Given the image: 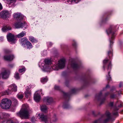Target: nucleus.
<instances>
[{"instance_id": "46", "label": "nucleus", "mask_w": 123, "mask_h": 123, "mask_svg": "<svg viewBox=\"0 0 123 123\" xmlns=\"http://www.w3.org/2000/svg\"><path fill=\"white\" fill-rule=\"evenodd\" d=\"M64 95H67V94L66 93H64Z\"/></svg>"}, {"instance_id": "42", "label": "nucleus", "mask_w": 123, "mask_h": 123, "mask_svg": "<svg viewBox=\"0 0 123 123\" xmlns=\"http://www.w3.org/2000/svg\"><path fill=\"white\" fill-rule=\"evenodd\" d=\"M100 123V122L99 120H96L94 122V123Z\"/></svg>"}, {"instance_id": "5", "label": "nucleus", "mask_w": 123, "mask_h": 123, "mask_svg": "<svg viewBox=\"0 0 123 123\" xmlns=\"http://www.w3.org/2000/svg\"><path fill=\"white\" fill-rule=\"evenodd\" d=\"M17 90V87L14 84H12L9 86L8 88V91L5 92L3 95H8L11 93L12 91L16 92Z\"/></svg>"}, {"instance_id": "27", "label": "nucleus", "mask_w": 123, "mask_h": 123, "mask_svg": "<svg viewBox=\"0 0 123 123\" xmlns=\"http://www.w3.org/2000/svg\"><path fill=\"white\" fill-rule=\"evenodd\" d=\"M45 63V64L49 65L51 63V61L49 60L46 59L44 61Z\"/></svg>"}, {"instance_id": "11", "label": "nucleus", "mask_w": 123, "mask_h": 123, "mask_svg": "<svg viewBox=\"0 0 123 123\" xmlns=\"http://www.w3.org/2000/svg\"><path fill=\"white\" fill-rule=\"evenodd\" d=\"M14 58L13 55L12 54H10L9 55H5L4 56V59L6 61H11Z\"/></svg>"}, {"instance_id": "22", "label": "nucleus", "mask_w": 123, "mask_h": 123, "mask_svg": "<svg viewBox=\"0 0 123 123\" xmlns=\"http://www.w3.org/2000/svg\"><path fill=\"white\" fill-rule=\"evenodd\" d=\"M11 29V27L8 26H6L2 28V30L3 31H7Z\"/></svg>"}, {"instance_id": "32", "label": "nucleus", "mask_w": 123, "mask_h": 123, "mask_svg": "<svg viewBox=\"0 0 123 123\" xmlns=\"http://www.w3.org/2000/svg\"><path fill=\"white\" fill-rule=\"evenodd\" d=\"M14 76L15 78L17 79H18L19 78V74L18 73H15L14 75Z\"/></svg>"}, {"instance_id": "28", "label": "nucleus", "mask_w": 123, "mask_h": 123, "mask_svg": "<svg viewBox=\"0 0 123 123\" xmlns=\"http://www.w3.org/2000/svg\"><path fill=\"white\" fill-rule=\"evenodd\" d=\"M18 98L20 99H21L23 98L24 96L22 94L19 93L17 95Z\"/></svg>"}, {"instance_id": "41", "label": "nucleus", "mask_w": 123, "mask_h": 123, "mask_svg": "<svg viewBox=\"0 0 123 123\" xmlns=\"http://www.w3.org/2000/svg\"><path fill=\"white\" fill-rule=\"evenodd\" d=\"M113 104V102H111L109 104V105L111 106H112Z\"/></svg>"}, {"instance_id": "39", "label": "nucleus", "mask_w": 123, "mask_h": 123, "mask_svg": "<svg viewBox=\"0 0 123 123\" xmlns=\"http://www.w3.org/2000/svg\"><path fill=\"white\" fill-rule=\"evenodd\" d=\"M72 45L73 46L75 47L76 46V43L74 41L72 43Z\"/></svg>"}, {"instance_id": "19", "label": "nucleus", "mask_w": 123, "mask_h": 123, "mask_svg": "<svg viewBox=\"0 0 123 123\" xmlns=\"http://www.w3.org/2000/svg\"><path fill=\"white\" fill-rule=\"evenodd\" d=\"M26 35V32L25 31H22L18 35H16V37L18 38H20L24 37Z\"/></svg>"}, {"instance_id": "4", "label": "nucleus", "mask_w": 123, "mask_h": 123, "mask_svg": "<svg viewBox=\"0 0 123 123\" xmlns=\"http://www.w3.org/2000/svg\"><path fill=\"white\" fill-rule=\"evenodd\" d=\"M65 60L64 59H62L59 61L58 67L54 65L52 67V68L54 70H57L59 68L62 69L65 66Z\"/></svg>"}, {"instance_id": "15", "label": "nucleus", "mask_w": 123, "mask_h": 123, "mask_svg": "<svg viewBox=\"0 0 123 123\" xmlns=\"http://www.w3.org/2000/svg\"><path fill=\"white\" fill-rule=\"evenodd\" d=\"M19 41L20 43L23 45L25 43H26V42L28 41V40L26 37H24L20 39Z\"/></svg>"}, {"instance_id": "7", "label": "nucleus", "mask_w": 123, "mask_h": 123, "mask_svg": "<svg viewBox=\"0 0 123 123\" xmlns=\"http://www.w3.org/2000/svg\"><path fill=\"white\" fill-rule=\"evenodd\" d=\"M9 15V12L8 11H3L0 13V18H6L8 17Z\"/></svg>"}, {"instance_id": "48", "label": "nucleus", "mask_w": 123, "mask_h": 123, "mask_svg": "<svg viewBox=\"0 0 123 123\" xmlns=\"http://www.w3.org/2000/svg\"><path fill=\"white\" fill-rule=\"evenodd\" d=\"M105 101V99H104V100H103V101Z\"/></svg>"}, {"instance_id": "13", "label": "nucleus", "mask_w": 123, "mask_h": 123, "mask_svg": "<svg viewBox=\"0 0 123 123\" xmlns=\"http://www.w3.org/2000/svg\"><path fill=\"white\" fill-rule=\"evenodd\" d=\"M43 99L44 101L46 102L48 104L51 103L53 101L52 98L51 97H46L44 98Z\"/></svg>"}, {"instance_id": "45", "label": "nucleus", "mask_w": 123, "mask_h": 123, "mask_svg": "<svg viewBox=\"0 0 123 123\" xmlns=\"http://www.w3.org/2000/svg\"><path fill=\"white\" fill-rule=\"evenodd\" d=\"M101 94H100L98 95H97L96 96V98H100V96L101 95Z\"/></svg>"}, {"instance_id": "35", "label": "nucleus", "mask_w": 123, "mask_h": 123, "mask_svg": "<svg viewBox=\"0 0 123 123\" xmlns=\"http://www.w3.org/2000/svg\"><path fill=\"white\" fill-rule=\"evenodd\" d=\"M52 120L54 122H55L57 120V119L56 118L55 115L53 117Z\"/></svg>"}, {"instance_id": "12", "label": "nucleus", "mask_w": 123, "mask_h": 123, "mask_svg": "<svg viewBox=\"0 0 123 123\" xmlns=\"http://www.w3.org/2000/svg\"><path fill=\"white\" fill-rule=\"evenodd\" d=\"M25 23H21L20 22H16L14 26L16 28H22L25 25Z\"/></svg>"}, {"instance_id": "17", "label": "nucleus", "mask_w": 123, "mask_h": 123, "mask_svg": "<svg viewBox=\"0 0 123 123\" xmlns=\"http://www.w3.org/2000/svg\"><path fill=\"white\" fill-rule=\"evenodd\" d=\"M110 33H111L112 35V36L111 38V39L110 40V48H111V46L112 45L113 43V40L114 39L115 36V33L114 32H112L111 31L110 32Z\"/></svg>"}, {"instance_id": "36", "label": "nucleus", "mask_w": 123, "mask_h": 123, "mask_svg": "<svg viewBox=\"0 0 123 123\" xmlns=\"http://www.w3.org/2000/svg\"><path fill=\"white\" fill-rule=\"evenodd\" d=\"M55 89L56 90H59L60 89V88L58 86H55Z\"/></svg>"}, {"instance_id": "23", "label": "nucleus", "mask_w": 123, "mask_h": 123, "mask_svg": "<svg viewBox=\"0 0 123 123\" xmlns=\"http://www.w3.org/2000/svg\"><path fill=\"white\" fill-rule=\"evenodd\" d=\"M27 46V48L29 49L31 48H32V45L31 43L29 41H28L26 42V44Z\"/></svg>"}, {"instance_id": "34", "label": "nucleus", "mask_w": 123, "mask_h": 123, "mask_svg": "<svg viewBox=\"0 0 123 123\" xmlns=\"http://www.w3.org/2000/svg\"><path fill=\"white\" fill-rule=\"evenodd\" d=\"M71 66L74 68H77L78 66V65L77 64L74 63L72 64Z\"/></svg>"}, {"instance_id": "29", "label": "nucleus", "mask_w": 123, "mask_h": 123, "mask_svg": "<svg viewBox=\"0 0 123 123\" xmlns=\"http://www.w3.org/2000/svg\"><path fill=\"white\" fill-rule=\"evenodd\" d=\"M47 77L43 78L41 79V81L42 82H46L47 81Z\"/></svg>"}, {"instance_id": "21", "label": "nucleus", "mask_w": 123, "mask_h": 123, "mask_svg": "<svg viewBox=\"0 0 123 123\" xmlns=\"http://www.w3.org/2000/svg\"><path fill=\"white\" fill-rule=\"evenodd\" d=\"M25 97L27 98H30L31 95V93L30 91H26L25 92Z\"/></svg>"}, {"instance_id": "1", "label": "nucleus", "mask_w": 123, "mask_h": 123, "mask_svg": "<svg viewBox=\"0 0 123 123\" xmlns=\"http://www.w3.org/2000/svg\"><path fill=\"white\" fill-rule=\"evenodd\" d=\"M25 105H23V107L20 111L16 113L17 116L22 118H28L29 116V113L28 109L24 107Z\"/></svg>"}, {"instance_id": "14", "label": "nucleus", "mask_w": 123, "mask_h": 123, "mask_svg": "<svg viewBox=\"0 0 123 123\" xmlns=\"http://www.w3.org/2000/svg\"><path fill=\"white\" fill-rule=\"evenodd\" d=\"M39 115L41 120L42 121H44L45 122L48 119H47V116H44L43 114H40Z\"/></svg>"}, {"instance_id": "47", "label": "nucleus", "mask_w": 123, "mask_h": 123, "mask_svg": "<svg viewBox=\"0 0 123 123\" xmlns=\"http://www.w3.org/2000/svg\"><path fill=\"white\" fill-rule=\"evenodd\" d=\"M106 87H108V86H106Z\"/></svg>"}, {"instance_id": "30", "label": "nucleus", "mask_w": 123, "mask_h": 123, "mask_svg": "<svg viewBox=\"0 0 123 123\" xmlns=\"http://www.w3.org/2000/svg\"><path fill=\"white\" fill-rule=\"evenodd\" d=\"M12 101L15 106H16L18 104V101L16 99L13 98Z\"/></svg>"}, {"instance_id": "2", "label": "nucleus", "mask_w": 123, "mask_h": 123, "mask_svg": "<svg viewBox=\"0 0 123 123\" xmlns=\"http://www.w3.org/2000/svg\"><path fill=\"white\" fill-rule=\"evenodd\" d=\"M103 68L104 70L105 67H107V70L108 71V77H107V79L108 80L110 81L111 79V78L110 75V71L111 69V61L108 59H105L103 60Z\"/></svg>"}, {"instance_id": "8", "label": "nucleus", "mask_w": 123, "mask_h": 123, "mask_svg": "<svg viewBox=\"0 0 123 123\" xmlns=\"http://www.w3.org/2000/svg\"><path fill=\"white\" fill-rule=\"evenodd\" d=\"M122 106L123 104L120 101H118L114 106V111L118 110Z\"/></svg>"}, {"instance_id": "26", "label": "nucleus", "mask_w": 123, "mask_h": 123, "mask_svg": "<svg viewBox=\"0 0 123 123\" xmlns=\"http://www.w3.org/2000/svg\"><path fill=\"white\" fill-rule=\"evenodd\" d=\"M4 51L5 53L6 54H10L12 52L11 50L8 49H5Z\"/></svg>"}, {"instance_id": "33", "label": "nucleus", "mask_w": 123, "mask_h": 123, "mask_svg": "<svg viewBox=\"0 0 123 123\" xmlns=\"http://www.w3.org/2000/svg\"><path fill=\"white\" fill-rule=\"evenodd\" d=\"M25 68L23 67L21 69H19L18 71L20 72H22L23 71H25Z\"/></svg>"}, {"instance_id": "16", "label": "nucleus", "mask_w": 123, "mask_h": 123, "mask_svg": "<svg viewBox=\"0 0 123 123\" xmlns=\"http://www.w3.org/2000/svg\"><path fill=\"white\" fill-rule=\"evenodd\" d=\"M34 99L36 102L39 101L40 99V96L37 93H35L34 95Z\"/></svg>"}, {"instance_id": "40", "label": "nucleus", "mask_w": 123, "mask_h": 123, "mask_svg": "<svg viewBox=\"0 0 123 123\" xmlns=\"http://www.w3.org/2000/svg\"><path fill=\"white\" fill-rule=\"evenodd\" d=\"M76 91V90L75 89H73L72 90V92L73 93H74Z\"/></svg>"}, {"instance_id": "10", "label": "nucleus", "mask_w": 123, "mask_h": 123, "mask_svg": "<svg viewBox=\"0 0 123 123\" xmlns=\"http://www.w3.org/2000/svg\"><path fill=\"white\" fill-rule=\"evenodd\" d=\"M2 71L1 73L2 78L3 79H6L8 77L9 74L7 72L5 68L2 69Z\"/></svg>"}, {"instance_id": "44", "label": "nucleus", "mask_w": 123, "mask_h": 123, "mask_svg": "<svg viewBox=\"0 0 123 123\" xmlns=\"http://www.w3.org/2000/svg\"><path fill=\"white\" fill-rule=\"evenodd\" d=\"M2 9V7L1 4L0 3V10H1Z\"/></svg>"}, {"instance_id": "6", "label": "nucleus", "mask_w": 123, "mask_h": 123, "mask_svg": "<svg viewBox=\"0 0 123 123\" xmlns=\"http://www.w3.org/2000/svg\"><path fill=\"white\" fill-rule=\"evenodd\" d=\"M8 40L12 43H14L16 42V40L14 35L11 33H9L7 36Z\"/></svg>"}, {"instance_id": "38", "label": "nucleus", "mask_w": 123, "mask_h": 123, "mask_svg": "<svg viewBox=\"0 0 123 123\" xmlns=\"http://www.w3.org/2000/svg\"><path fill=\"white\" fill-rule=\"evenodd\" d=\"M113 114L114 115L118 116V114L117 112L116 111L115 112H113Z\"/></svg>"}, {"instance_id": "25", "label": "nucleus", "mask_w": 123, "mask_h": 123, "mask_svg": "<svg viewBox=\"0 0 123 123\" xmlns=\"http://www.w3.org/2000/svg\"><path fill=\"white\" fill-rule=\"evenodd\" d=\"M108 54L109 58L110 59L111 57L112 56L113 54L112 53V50L111 49L110 51H108Z\"/></svg>"}, {"instance_id": "9", "label": "nucleus", "mask_w": 123, "mask_h": 123, "mask_svg": "<svg viewBox=\"0 0 123 123\" xmlns=\"http://www.w3.org/2000/svg\"><path fill=\"white\" fill-rule=\"evenodd\" d=\"M14 18L19 21L22 20L23 19L22 15L19 13H14L13 15Z\"/></svg>"}, {"instance_id": "18", "label": "nucleus", "mask_w": 123, "mask_h": 123, "mask_svg": "<svg viewBox=\"0 0 123 123\" xmlns=\"http://www.w3.org/2000/svg\"><path fill=\"white\" fill-rule=\"evenodd\" d=\"M105 114L107 118V119L105 121V122H106L110 119L111 116V114L108 111H106V112Z\"/></svg>"}, {"instance_id": "37", "label": "nucleus", "mask_w": 123, "mask_h": 123, "mask_svg": "<svg viewBox=\"0 0 123 123\" xmlns=\"http://www.w3.org/2000/svg\"><path fill=\"white\" fill-rule=\"evenodd\" d=\"M7 1H9L10 2V4L12 2H15L17 0H7Z\"/></svg>"}, {"instance_id": "24", "label": "nucleus", "mask_w": 123, "mask_h": 123, "mask_svg": "<svg viewBox=\"0 0 123 123\" xmlns=\"http://www.w3.org/2000/svg\"><path fill=\"white\" fill-rule=\"evenodd\" d=\"M29 40L32 43H35L37 42V40L33 37H30L29 38Z\"/></svg>"}, {"instance_id": "43", "label": "nucleus", "mask_w": 123, "mask_h": 123, "mask_svg": "<svg viewBox=\"0 0 123 123\" xmlns=\"http://www.w3.org/2000/svg\"><path fill=\"white\" fill-rule=\"evenodd\" d=\"M115 95L114 94H111V98H114L115 97Z\"/></svg>"}, {"instance_id": "20", "label": "nucleus", "mask_w": 123, "mask_h": 123, "mask_svg": "<svg viewBox=\"0 0 123 123\" xmlns=\"http://www.w3.org/2000/svg\"><path fill=\"white\" fill-rule=\"evenodd\" d=\"M41 110L42 111L45 113L47 112V108L45 105H42L41 106Z\"/></svg>"}, {"instance_id": "3", "label": "nucleus", "mask_w": 123, "mask_h": 123, "mask_svg": "<svg viewBox=\"0 0 123 123\" xmlns=\"http://www.w3.org/2000/svg\"><path fill=\"white\" fill-rule=\"evenodd\" d=\"M12 103V102L10 99L4 98L2 100L0 105L3 109H8L10 108Z\"/></svg>"}, {"instance_id": "31", "label": "nucleus", "mask_w": 123, "mask_h": 123, "mask_svg": "<svg viewBox=\"0 0 123 123\" xmlns=\"http://www.w3.org/2000/svg\"><path fill=\"white\" fill-rule=\"evenodd\" d=\"M2 123H15L11 120H5Z\"/></svg>"}]
</instances>
